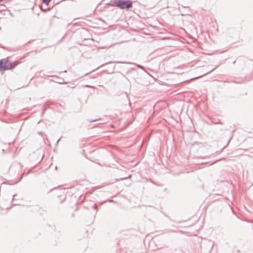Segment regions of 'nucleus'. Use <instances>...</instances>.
Masks as SVG:
<instances>
[{
  "mask_svg": "<svg viewBox=\"0 0 253 253\" xmlns=\"http://www.w3.org/2000/svg\"><path fill=\"white\" fill-rule=\"evenodd\" d=\"M18 64V62H14L10 63L7 59H3L0 60V71L10 70L13 69Z\"/></svg>",
  "mask_w": 253,
  "mask_h": 253,
  "instance_id": "obj_1",
  "label": "nucleus"
},
{
  "mask_svg": "<svg viewBox=\"0 0 253 253\" xmlns=\"http://www.w3.org/2000/svg\"><path fill=\"white\" fill-rule=\"evenodd\" d=\"M113 5L119 7L121 9H128L132 7V2L126 0H113Z\"/></svg>",
  "mask_w": 253,
  "mask_h": 253,
  "instance_id": "obj_2",
  "label": "nucleus"
},
{
  "mask_svg": "<svg viewBox=\"0 0 253 253\" xmlns=\"http://www.w3.org/2000/svg\"><path fill=\"white\" fill-rule=\"evenodd\" d=\"M51 0H42V1L43 3L48 4L50 2Z\"/></svg>",
  "mask_w": 253,
  "mask_h": 253,
  "instance_id": "obj_3",
  "label": "nucleus"
}]
</instances>
